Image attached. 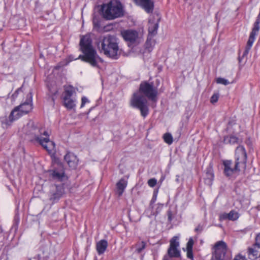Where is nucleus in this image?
Returning <instances> with one entry per match:
<instances>
[{"mask_svg": "<svg viewBox=\"0 0 260 260\" xmlns=\"http://www.w3.org/2000/svg\"><path fill=\"white\" fill-rule=\"evenodd\" d=\"M101 53L106 56L112 58L117 59L121 55L122 50H100Z\"/></svg>", "mask_w": 260, "mask_h": 260, "instance_id": "16", "label": "nucleus"}, {"mask_svg": "<svg viewBox=\"0 0 260 260\" xmlns=\"http://www.w3.org/2000/svg\"><path fill=\"white\" fill-rule=\"evenodd\" d=\"M145 97L148 98L152 101H155L157 94V89L154 87L152 84H149L147 82H142L138 90Z\"/></svg>", "mask_w": 260, "mask_h": 260, "instance_id": "7", "label": "nucleus"}, {"mask_svg": "<svg viewBox=\"0 0 260 260\" xmlns=\"http://www.w3.org/2000/svg\"><path fill=\"white\" fill-rule=\"evenodd\" d=\"M203 230V226L201 225H199L196 229L195 231L196 232H201Z\"/></svg>", "mask_w": 260, "mask_h": 260, "instance_id": "41", "label": "nucleus"}, {"mask_svg": "<svg viewBox=\"0 0 260 260\" xmlns=\"http://www.w3.org/2000/svg\"><path fill=\"white\" fill-rule=\"evenodd\" d=\"M131 106L139 109L141 115L145 117L148 114L147 100L141 92L138 91L135 92L130 101Z\"/></svg>", "mask_w": 260, "mask_h": 260, "instance_id": "5", "label": "nucleus"}, {"mask_svg": "<svg viewBox=\"0 0 260 260\" xmlns=\"http://www.w3.org/2000/svg\"><path fill=\"white\" fill-rule=\"evenodd\" d=\"M259 23H260V15L257 17L255 22L254 23L253 28L250 33V35L256 36L259 30Z\"/></svg>", "mask_w": 260, "mask_h": 260, "instance_id": "23", "label": "nucleus"}, {"mask_svg": "<svg viewBox=\"0 0 260 260\" xmlns=\"http://www.w3.org/2000/svg\"><path fill=\"white\" fill-rule=\"evenodd\" d=\"M193 245V241L192 239H190L187 243L186 249L192 250Z\"/></svg>", "mask_w": 260, "mask_h": 260, "instance_id": "37", "label": "nucleus"}, {"mask_svg": "<svg viewBox=\"0 0 260 260\" xmlns=\"http://www.w3.org/2000/svg\"><path fill=\"white\" fill-rule=\"evenodd\" d=\"M75 93V90L73 86H65L64 91L63 93V98H71L73 96V95Z\"/></svg>", "mask_w": 260, "mask_h": 260, "instance_id": "22", "label": "nucleus"}, {"mask_svg": "<svg viewBox=\"0 0 260 260\" xmlns=\"http://www.w3.org/2000/svg\"><path fill=\"white\" fill-rule=\"evenodd\" d=\"M138 6L142 7L148 13H152L154 9V3L151 0H133Z\"/></svg>", "mask_w": 260, "mask_h": 260, "instance_id": "11", "label": "nucleus"}, {"mask_svg": "<svg viewBox=\"0 0 260 260\" xmlns=\"http://www.w3.org/2000/svg\"><path fill=\"white\" fill-rule=\"evenodd\" d=\"M108 242L105 240H101L96 243V250L99 254H103L107 249Z\"/></svg>", "mask_w": 260, "mask_h": 260, "instance_id": "19", "label": "nucleus"}, {"mask_svg": "<svg viewBox=\"0 0 260 260\" xmlns=\"http://www.w3.org/2000/svg\"><path fill=\"white\" fill-rule=\"evenodd\" d=\"M78 58L89 63L95 67L100 58L98 56L94 50H83V54L80 55Z\"/></svg>", "mask_w": 260, "mask_h": 260, "instance_id": "9", "label": "nucleus"}, {"mask_svg": "<svg viewBox=\"0 0 260 260\" xmlns=\"http://www.w3.org/2000/svg\"><path fill=\"white\" fill-rule=\"evenodd\" d=\"M55 189V192L53 191L50 197V200L55 201L60 198L63 193V189L62 186L57 185L53 187Z\"/></svg>", "mask_w": 260, "mask_h": 260, "instance_id": "18", "label": "nucleus"}, {"mask_svg": "<svg viewBox=\"0 0 260 260\" xmlns=\"http://www.w3.org/2000/svg\"><path fill=\"white\" fill-rule=\"evenodd\" d=\"M64 159L71 168L75 169L77 166L78 160L77 156L74 154L68 152L64 156Z\"/></svg>", "mask_w": 260, "mask_h": 260, "instance_id": "15", "label": "nucleus"}, {"mask_svg": "<svg viewBox=\"0 0 260 260\" xmlns=\"http://www.w3.org/2000/svg\"><path fill=\"white\" fill-rule=\"evenodd\" d=\"M165 142L169 145L173 143V137L170 133H166L163 136Z\"/></svg>", "mask_w": 260, "mask_h": 260, "instance_id": "28", "label": "nucleus"}, {"mask_svg": "<svg viewBox=\"0 0 260 260\" xmlns=\"http://www.w3.org/2000/svg\"><path fill=\"white\" fill-rule=\"evenodd\" d=\"M32 109V94L30 92L27 94L26 101L16 106L11 111L9 118H5L2 120L3 127L7 128L15 120L18 119L23 115L30 112Z\"/></svg>", "mask_w": 260, "mask_h": 260, "instance_id": "2", "label": "nucleus"}, {"mask_svg": "<svg viewBox=\"0 0 260 260\" xmlns=\"http://www.w3.org/2000/svg\"><path fill=\"white\" fill-rule=\"evenodd\" d=\"M60 168L61 169L59 170H50L49 171L50 175L53 178L59 180L63 176L64 171L61 166H60Z\"/></svg>", "mask_w": 260, "mask_h": 260, "instance_id": "20", "label": "nucleus"}, {"mask_svg": "<svg viewBox=\"0 0 260 260\" xmlns=\"http://www.w3.org/2000/svg\"><path fill=\"white\" fill-rule=\"evenodd\" d=\"M38 132L40 135L36 132L35 134V141L39 143L49 154H54L55 145L49 140V134L43 129L38 130Z\"/></svg>", "mask_w": 260, "mask_h": 260, "instance_id": "4", "label": "nucleus"}, {"mask_svg": "<svg viewBox=\"0 0 260 260\" xmlns=\"http://www.w3.org/2000/svg\"><path fill=\"white\" fill-rule=\"evenodd\" d=\"M214 178V175L211 172H209L207 173L206 181L207 183L210 184Z\"/></svg>", "mask_w": 260, "mask_h": 260, "instance_id": "33", "label": "nucleus"}, {"mask_svg": "<svg viewBox=\"0 0 260 260\" xmlns=\"http://www.w3.org/2000/svg\"><path fill=\"white\" fill-rule=\"evenodd\" d=\"M224 142L225 144H234L238 142V138L234 136H226L224 138Z\"/></svg>", "mask_w": 260, "mask_h": 260, "instance_id": "25", "label": "nucleus"}, {"mask_svg": "<svg viewBox=\"0 0 260 260\" xmlns=\"http://www.w3.org/2000/svg\"><path fill=\"white\" fill-rule=\"evenodd\" d=\"M171 217L170 216H169V219L171 220Z\"/></svg>", "mask_w": 260, "mask_h": 260, "instance_id": "44", "label": "nucleus"}, {"mask_svg": "<svg viewBox=\"0 0 260 260\" xmlns=\"http://www.w3.org/2000/svg\"><path fill=\"white\" fill-rule=\"evenodd\" d=\"M213 249L211 260H224L227 251V246L225 242L222 241L216 242Z\"/></svg>", "mask_w": 260, "mask_h": 260, "instance_id": "8", "label": "nucleus"}, {"mask_svg": "<svg viewBox=\"0 0 260 260\" xmlns=\"http://www.w3.org/2000/svg\"><path fill=\"white\" fill-rule=\"evenodd\" d=\"M92 34H87L80 37V45L81 49H93L92 45Z\"/></svg>", "mask_w": 260, "mask_h": 260, "instance_id": "14", "label": "nucleus"}, {"mask_svg": "<svg viewBox=\"0 0 260 260\" xmlns=\"http://www.w3.org/2000/svg\"><path fill=\"white\" fill-rule=\"evenodd\" d=\"M216 82L218 84H221L224 85H227L230 83L228 80L222 78H217Z\"/></svg>", "mask_w": 260, "mask_h": 260, "instance_id": "32", "label": "nucleus"}, {"mask_svg": "<svg viewBox=\"0 0 260 260\" xmlns=\"http://www.w3.org/2000/svg\"><path fill=\"white\" fill-rule=\"evenodd\" d=\"M121 54L124 56H134L135 52L134 50H124L123 51H122Z\"/></svg>", "mask_w": 260, "mask_h": 260, "instance_id": "31", "label": "nucleus"}, {"mask_svg": "<svg viewBox=\"0 0 260 260\" xmlns=\"http://www.w3.org/2000/svg\"><path fill=\"white\" fill-rule=\"evenodd\" d=\"M103 17L107 20H113L123 15L121 3L118 0H111L102 6Z\"/></svg>", "mask_w": 260, "mask_h": 260, "instance_id": "3", "label": "nucleus"}, {"mask_svg": "<svg viewBox=\"0 0 260 260\" xmlns=\"http://www.w3.org/2000/svg\"><path fill=\"white\" fill-rule=\"evenodd\" d=\"M248 50H240L239 52V61H241V60L244 58L245 56H246L248 53Z\"/></svg>", "mask_w": 260, "mask_h": 260, "instance_id": "30", "label": "nucleus"}, {"mask_svg": "<svg viewBox=\"0 0 260 260\" xmlns=\"http://www.w3.org/2000/svg\"><path fill=\"white\" fill-rule=\"evenodd\" d=\"M235 159L236 161L234 167H233L231 160H226L223 161L224 172L226 176H230L236 172L245 170L247 155L243 147L239 146L236 148Z\"/></svg>", "mask_w": 260, "mask_h": 260, "instance_id": "1", "label": "nucleus"}, {"mask_svg": "<svg viewBox=\"0 0 260 260\" xmlns=\"http://www.w3.org/2000/svg\"><path fill=\"white\" fill-rule=\"evenodd\" d=\"M146 244L144 241L138 242L135 246L136 247V251L138 253H141L142 251L145 248Z\"/></svg>", "mask_w": 260, "mask_h": 260, "instance_id": "26", "label": "nucleus"}, {"mask_svg": "<svg viewBox=\"0 0 260 260\" xmlns=\"http://www.w3.org/2000/svg\"><path fill=\"white\" fill-rule=\"evenodd\" d=\"M239 213L234 210H232L229 213V220H237L239 218Z\"/></svg>", "mask_w": 260, "mask_h": 260, "instance_id": "27", "label": "nucleus"}, {"mask_svg": "<svg viewBox=\"0 0 260 260\" xmlns=\"http://www.w3.org/2000/svg\"><path fill=\"white\" fill-rule=\"evenodd\" d=\"M150 41H151V39H150V40L148 39L147 40V42H146L147 46H148V43ZM152 47L153 46H147V48H151V47Z\"/></svg>", "mask_w": 260, "mask_h": 260, "instance_id": "42", "label": "nucleus"}, {"mask_svg": "<svg viewBox=\"0 0 260 260\" xmlns=\"http://www.w3.org/2000/svg\"><path fill=\"white\" fill-rule=\"evenodd\" d=\"M255 36H252L250 34L249 39L247 41V46L246 49H249L252 45L254 40Z\"/></svg>", "mask_w": 260, "mask_h": 260, "instance_id": "29", "label": "nucleus"}, {"mask_svg": "<svg viewBox=\"0 0 260 260\" xmlns=\"http://www.w3.org/2000/svg\"><path fill=\"white\" fill-rule=\"evenodd\" d=\"M180 256L179 237L174 236L170 240V246L168 249L167 254L164 256L163 260H172V258H177Z\"/></svg>", "mask_w": 260, "mask_h": 260, "instance_id": "6", "label": "nucleus"}, {"mask_svg": "<svg viewBox=\"0 0 260 260\" xmlns=\"http://www.w3.org/2000/svg\"><path fill=\"white\" fill-rule=\"evenodd\" d=\"M123 39L131 43L135 42L138 39V33L137 31L128 29L123 30L121 32Z\"/></svg>", "mask_w": 260, "mask_h": 260, "instance_id": "12", "label": "nucleus"}, {"mask_svg": "<svg viewBox=\"0 0 260 260\" xmlns=\"http://www.w3.org/2000/svg\"><path fill=\"white\" fill-rule=\"evenodd\" d=\"M3 232V230L2 229V228L0 226V233H2Z\"/></svg>", "mask_w": 260, "mask_h": 260, "instance_id": "43", "label": "nucleus"}, {"mask_svg": "<svg viewBox=\"0 0 260 260\" xmlns=\"http://www.w3.org/2000/svg\"><path fill=\"white\" fill-rule=\"evenodd\" d=\"M157 182V180L155 178H151L148 181V184L150 187H154Z\"/></svg>", "mask_w": 260, "mask_h": 260, "instance_id": "36", "label": "nucleus"}, {"mask_svg": "<svg viewBox=\"0 0 260 260\" xmlns=\"http://www.w3.org/2000/svg\"><path fill=\"white\" fill-rule=\"evenodd\" d=\"M115 39L111 37H105L102 42V49H118Z\"/></svg>", "mask_w": 260, "mask_h": 260, "instance_id": "13", "label": "nucleus"}, {"mask_svg": "<svg viewBox=\"0 0 260 260\" xmlns=\"http://www.w3.org/2000/svg\"><path fill=\"white\" fill-rule=\"evenodd\" d=\"M158 28V22L153 23L149 22V25L148 28L149 35L153 36L157 33V30Z\"/></svg>", "mask_w": 260, "mask_h": 260, "instance_id": "24", "label": "nucleus"}, {"mask_svg": "<svg viewBox=\"0 0 260 260\" xmlns=\"http://www.w3.org/2000/svg\"><path fill=\"white\" fill-rule=\"evenodd\" d=\"M247 255L249 258L255 259L260 257V233L255 238V243L247 249Z\"/></svg>", "mask_w": 260, "mask_h": 260, "instance_id": "10", "label": "nucleus"}, {"mask_svg": "<svg viewBox=\"0 0 260 260\" xmlns=\"http://www.w3.org/2000/svg\"><path fill=\"white\" fill-rule=\"evenodd\" d=\"M219 220L220 221H223L226 219L229 220V213H222L219 214Z\"/></svg>", "mask_w": 260, "mask_h": 260, "instance_id": "35", "label": "nucleus"}, {"mask_svg": "<svg viewBox=\"0 0 260 260\" xmlns=\"http://www.w3.org/2000/svg\"><path fill=\"white\" fill-rule=\"evenodd\" d=\"M219 94L218 93H214L211 98L210 102L212 104L216 103L219 99Z\"/></svg>", "mask_w": 260, "mask_h": 260, "instance_id": "34", "label": "nucleus"}, {"mask_svg": "<svg viewBox=\"0 0 260 260\" xmlns=\"http://www.w3.org/2000/svg\"><path fill=\"white\" fill-rule=\"evenodd\" d=\"M186 251L187 257L191 259V260H193L192 250L186 249Z\"/></svg>", "mask_w": 260, "mask_h": 260, "instance_id": "38", "label": "nucleus"}, {"mask_svg": "<svg viewBox=\"0 0 260 260\" xmlns=\"http://www.w3.org/2000/svg\"><path fill=\"white\" fill-rule=\"evenodd\" d=\"M88 102H89V101L86 97H83L82 98V103L81 105V108L83 107L84 106L85 104L86 103H88Z\"/></svg>", "mask_w": 260, "mask_h": 260, "instance_id": "40", "label": "nucleus"}, {"mask_svg": "<svg viewBox=\"0 0 260 260\" xmlns=\"http://www.w3.org/2000/svg\"><path fill=\"white\" fill-rule=\"evenodd\" d=\"M234 260H247L246 257L244 256H242L240 254L236 255Z\"/></svg>", "mask_w": 260, "mask_h": 260, "instance_id": "39", "label": "nucleus"}, {"mask_svg": "<svg viewBox=\"0 0 260 260\" xmlns=\"http://www.w3.org/2000/svg\"><path fill=\"white\" fill-rule=\"evenodd\" d=\"M63 105L68 109H72L76 106L75 101L71 98H63Z\"/></svg>", "mask_w": 260, "mask_h": 260, "instance_id": "21", "label": "nucleus"}, {"mask_svg": "<svg viewBox=\"0 0 260 260\" xmlns=\"http://www.w3.org/2000/svg\"><path fill=\"white\" fill-rule=\"evenodd\" d=\"M127 182L124 179H121L116 183V192L118 196H121L127 186Z\"/></svg>", "mask_w": 260, "mask_h": 260, "instance_id": "17", "label": "nucleus"}]
</instances>
